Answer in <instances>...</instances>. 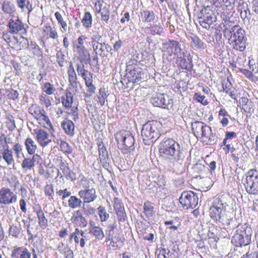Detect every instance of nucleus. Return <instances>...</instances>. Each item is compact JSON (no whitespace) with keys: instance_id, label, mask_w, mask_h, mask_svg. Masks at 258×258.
<instances>
[{"instance_id":"28","label":"nucleus","mask_w":258,"mask_h":258,"mask_svg":"<svg viewBox=\"0 0 258 258\" xmlns=\"http://www.w3.org/2000/svg\"><path fill=\"white\" fill-rule=\"evenodd\" d=\"M61 126L65 133L70 136L74 135L75 125L72 121L70 120H64L61 122Z\"/></svg>"},{"instance_id":"44","label":"nucleus","mask_w":258,"mask_h":258,"mask_svg":"<svg viewBox=\"0 0 258 258\" xmlns=\"http://www.w3.org/2000/svg\"><path fill=\"white\" fill-rule=\"evenodd\" d=\"M98 13L101 15L102 20L106 23H108L110 15V11L108 8L104 7L103 8L100 9Z\"/></svg>"},{"instance_id":"10","label":"nucleus","mask_w":258,"mask_h":258,"mask_svg":"<svg viewBox=\"0 0 258 258\" xmlns=\"http://www.w3.org/2000/svg\"><path fill=\"white\" fill-rule=\"evenodd\" d=\"M162 51L169 56L174 54L176 57L183 51L181 48V45L178 42L174 40H169L164 43L162 46Z\"/></svg>"},{"instance_id":"29","label":"nucleus","mask_w":258,"mask_h":258,"mask_svg":"<svg viewBox=\"0 0 258 258\" xmlns=\"http://www.w3.org/2000/svg\"><path fill=\"white\" fill-rule=\"evenodd\" d=\"M35 212L38 219L39 226L42 229H46L48 225V220L45 217L44 212L41 209L36 210Z\"/></svg>"},{"instance_id":"56","label":"nucleus","mask_w":258,"mask_h":258,"mask_svg":"<svg viewBox=\"0 0 258 258\" xmlns=\"http://www.w3.org/2000/svg\"><path fill=\"white\" fill-rule=\"evenodd\" d=\"M39 100L40 102L45 105L46 107H48L51 105V101L49 97L46 94H43L41 95L39 97Z\"/></svg>"},{"instance_id":"7","label":"nucleus","mask_w":258,"mask_h":258,"mask_svg":"<svg viewBox=\"0 0 258 258\" xmlns=\"http://www.w3.org/2000/svg\"><path fill=\"white\" fill-rule=\"evenodd\" d=\"M251 232L250 228L241 227L237 230L236 233L232 238L231 241L236 246H242L248 245L250 242Z\"/></svg>"},{"instance_id":"61","label":"nucleus","mask_w":258,"mask_h":258,"mask_svg":"<svg viewBox=\"0 0 258 258\" xmlns=\"http://www.w3.org/2000/svg\"><path fill=\"white\" fill-rule=\"evenodd\" d=\"M85 214L87 216L93 215L96 212V209L93 207H92L90 205H88L86 208H84Z\"/></svg>"},{"instance_id":"42","label":"nucleus","mask_w":258,"mask_h":258,"mask_svg":"<svg viewBox=\"0 0 258 258\" xmlns=\"http://www.w3.org/2000/svg\"><path fill=\"white\" fill-rule=\"evenodd\" d=\"M200 15L204 16H208L209 17H217L215 10H213L212 8L209 6L204 7L201 11Z\"/></svg>"},{"instance_id":"47","label":"nucleus","mask_w":258,"mask_h":258,"mask_svg":"<svg viewBox=\"0 0 258 258\" xmlns=\"http://www.w3.org/2000/svg\"><path fill=\"white\" fill-rule=\"evenodd\" d=\"M107 94L106 92L105 89L104 88H101L99 89V95L98 96V103H100L101 105H103L105 102V99L107 98Z\"/></svg>"},{"instance_id":"62","label":"nucleus","mask_w":258,"mask_h":258,"mask_svg":"<svg viewBox=\"0 0 258 258\" xmlns=\"http://www.w3.org/2000/svg\"><path fill=\"white\" fill-rule=\"evenodd\" d=\"M223 88L225 92H228L229 90H232L233 88L232 84L229 81L228 79H227L226 82H224V83H223Z\"/></svg>"},{"instance_id":"14","label":"nucleus","mask_w":258,"mask_h":258,"mask_svg":"<svg viewBox=\"0 0 258 258\" xmlns=\"http://www.w3.org/2000/svg\"><path fill=\"white\" fill-rule=\"evenodd\" d=\"M10 32L12 34L20 33L22 34H26L27 31L24 27V24L18 18L11 19L9 24Z\"/></svg>"},{"instance_id":"13","label":"nucleus","mask_w":258,"mask_h":258,"mask_svg":"<svg viewBox=\"0 0 258 258\" xmlns=\"http://www.w3.org/2000/svg\"><path fill=\"white\" fill-rule=\"evenodd\" d=\"M16 201V195L9 188H3L0 190V204L10 205Z\"/></svg>"},{"instance_id":"1","label":"nucleus","mask_w":258,"mask_h":258,"mask_svg":"<svg viewBox=\"0 0 258 258\" xmlns=\"http://www.w3.org/2000/svg\"><path fill=\"white\" fill-rule=\"evenodd\" d=\"M228 207L226 202L216 198L213 202V206L210 208V217L214 220L230 226V223L234 221L231 218V213L227 211Z\"/></svg>"},{"instance_id":"21","label":"nucleus","mask_w":258,"mask_h":258,"mask_svg":"<svg viewBox=\"0 0 258 258\" xmlns=\"http://www.w3.org/2000/svg\"><path fill=\"white\" fill-rule=\"evenodd\" d=\"M11 256L16 258H31V253L27 248L18 247L13 249Z\"/></svg>"},{"instance_id":"45","label":"nucleus","mask_w":258,"mask_h":258,"mask_svg":"<svg viewBox=\"0 0 258 258\" xmlns=\"http://www.w3.org/2000/svg\"><path fill=\"white\" fill-rule=\"evenodd\" d=\"M105 43L100 42L94 45L93 47L94 50L96 52V54L100 55H105V49L106 48L104 46Z\"/></svg>"},{"instance_id":"59","label":"nucleus","mask_w":258,"mask_h":258,"mask_svg":"<svg viewBox=\"0 0 258 258\" xmlns=\"http://www.w3.org/2000/svg\"><path fill=\"white\" fill-rule=\"evenodd\" d=\"M57 61L60 67H63L64 62V55L60 51L56 53Z\"/></svg>"},{"instance_id":"30","label":"nucleus","mask_w":258,"mask_h":258,"mask_svg":"<svg viewBox=\"0 0 258 258\" xmlns=\"http://www.w3.org/2000/svg\"><path fill=\"white\" fill-rule=\"evenodd\" d=\"M16 4L22 11L30 13L32 11V6L29 0H16Z\"/></svg>"},{"instance_id":"53","label":"nucleus","mask_w":258,"mask_h":258,"mask_svg":"<svg viewBox=\"0 0 258 258\" xmlns=\"http://www.w3.org/2000/svg\"><path fill=\"white\" fill-rule=\"evenodd\" d=\"M43 90L47 95H51L55 90L54 87L50 83L47 82L44 84Z\"/></svg>"},{"instance_id":"12","label":"nucleus","mask_w":258,"mask_h":258,"mask_svg":"<svg viewBox=\"0 0 258 258\" xmlns=\"http://www.w3.org/2000/svg\"><path fill=\"white\" fill-rule=\"evenodd\" d=\"M176 63L182 69L190 71L193 66L192 58L189 53L185 54L184 51L176 57Z\"/></svg>"},{"instance_id":"5","label":"nucleus","mask_w":258,"mask_h":258,"mask_svg":"<svg viewBox=\"0 0 258 258\" xmlns=\"http://www.w3.org/2000/svg\"><path fill=\"white\" fill-rule=\"evenodd\" d=\"M243 184L249 195H258V167L247 172Z\"/></svg>"},{"instance_id":"17","label":"nucleus","mask_w":258,"mask_h":258,"mask_svg":"<svg viewBox=\"0 0 258 258\" xmlns=\"http://www.w3.org/2000/svg\"><path fill=\"white\" fill-rule=\"evenodd\" d=\"M78 195L83 199L84 203L93 202L97 198L96 191L93 188L81 190L79 191Z\"/></svg>"},{"instance_id":"15","label":"nucleus","mask_w":258,"mask_h":258,"mask_svg":"<svg viewBox=\"0 0 258 258\" xmlns=\"http://www.w3.org/2000/svg\"><path fill=\"white\" fill-rule=\"evenodd\" d=\"M36 135V139L41 147L47 146L51 140L49 139V134L44 130L41 128H36L33 130Z\"/></svg>"},{"instance_id":"64","label":"nucleus","mask_w":258,"mask_h":258,"mask_svg":"<svg viewBox=\"0 0 258 258\" xmlns=\"http://www.w3.org/2000/svg\"><path fill=\"white\" fill-rule=\"evenodd\" d=\"M64 254L66 258H74L73 251L69 247L64 248Z\"/></svg>"},{"instance_id":"20","label":"nucleus","mask_w":258,"mask_h":258,"mask_svg":"<svg viewBox=\"0 0 258 258\" xmlns=\"http://www.w3.org/2000/svg\"><path fill=\"white\" fill-rule=\"evenodd\" d=\"M40 158L38 154L33 155L32 158H24L21 164L22 168L25 172L30 170L34 167L35 162Z\"/></svg>"},{"instance_id":"55","label":"nucleus","mask_w":258,"mask_h":258,"mask_svg":"<svg viewBox=\"0 0 258 258\" xmlns=\"http://www.w3.org/2000/svg\"><path fill=\"white\" fill-rule=\"evenodd\" d=\"M44 32L49 34V36L52 39H56L58 37V35L55 30L52 29L50 26H46L44 30Z\"/></svg>"},{"instance_id":"48","label":"nucleus","mask_w":258,"mask_h":258,"mask_svg":"<svg viewBox=\"0 0 258 258\" xmlns=\"http://www.w3.org/2000/svg\"><path fill=\"white\" fill-rule=\"evenodd\" d=\"M21 230V225L17 226L16 225H12L9 228V234L13 237H18L20 233Z\"/></svg>"},{"instance_id":"27","label":"nucleus","mask_w":258,"mask_h":258,"mask_svg":"<svg viewBox=\"0 0 258 258\" xmlns=\"http://www.w3.org/2000/svg\"><path fill=\"white\" fill-rule=\"evenodd\" d=\"M3 152L2 153V158L6 161L8 165H11L14 162L13 152L8 145L3 147Z\"/></svg>"},{"instance_id":"41","label":"nucleus","mask_w":258,"mask_h":258,"mask_svg":"<svg viewBox=\"0 0 258 258\" xmlns=\"http://www.w3.org/2000/svg\"><path fill=\"white\" fill-rule=\"evenodd\" d=\"M153 35H161L164 33L163 28L159 24L158 25H153L149 28H147Z\"/></svg>"},{"instance_id":"22","label":"nucleus","mask_w":258,"mask_h":258,"mask_svg":"<svg viewBox=\"0 0 258 258\" xmlns=\"http://www.w3.org/2000/svg\"><path fill=\"white\" fill-rule=\"evenodd\" d=\"M199 22L203 28L206 29H209L212 25L216 22L217 20V17H209L208 16H204L199 15Z\"/></svg>"},{"instance_id":"39","label":"nucleus","mask_w":258,"mask_h":258,"mask_svg":"<svg viewBox=\"0 0 258 258\" xmlns=\"http://www.w3.org/2000/svg\"><path fill=\"white\" fill-rule=\"evenodd\" d=\"M154 207L152 204L148 202H145L144 204V213L147 217H151L154 215Z\"/></svg>"},{"instance_id":"33","label":"nucleus","mask_w":258,"mask_h":258,"mask_svg":"<svg viewBox=\"0 0 258 258\" xmlns=\"http://www.w3.org/2000/svg\"><path fill=\"white\" fill-rule=\"evenodd\" d=\"M61 103L67 108L72 107L73 102V96L71 92H67L66 95L61 96Z\"/></svg>"},{"instance_id":"54","label":"nucleus","mask_w":258,"mask_h":258,"mask_svg":"<svg viewBox=\"0 0 258 258\" xmlns=\"http://www.w3.org/2000/svg\"><path fill=\"white\" fill-rule=\"evenodd\" d=\"M55 17L57 19L58 23L61 25V27L63 28L64 31H67V25L66 22H64L63 20V18L61 15V14L56 12L54 14Z\"/></svg>"},{"instance_id":"31","label":"nucleus","mask_w":258,"mask_h":258,"mask_svg":"<svg viewBox=\"0 0 258 258\" xmlns=\"http://www.w3.org/2000/svg\"><path fill=\"white\" fill-rule=\"evenodd\" d=\"M60 170L62 172L63 175L67 179L73 181L75 179V173L70 170L67 164H61L60 166Z\"/></svg>"},{"instance_id":"63","label":"nucleus","mask_w":258,"mask_h":258,"mask_svg":"<svg viewBox=\"0 0 258 258\" xmlns=\"http://www.w3.org/2000/svg\"><path fill=\"white\" fill-rule=\"evenodd\" d=\"M114 208L115 211L124 208L123 204L117 198L114 199Z\"/></svg>"},{"instance_id":"40","label":"nucleus","mask_w":258,"mask_h":258,"mask_svg":"<svg viewBox=\"0 0 258 258\" xmlns=\"http://www.w3.org/2000/svg\"><path fill=\"white\" fill-rule=\"evenodd\" d=\"M141 15L145 22H153L155 19V14L153 11H144L141 13Z\"/></svg>"},{"instance_id":"25","label":"nucleus","mask_w":258,"mask_h":258,"mask_svg":"<svg viewBox=\"0 0 258 258\" xmlns=\"http://www.w3.org/2000/svg\"><path fill=\"white\" fill-rule=\"evenodd\" d=\"M129 74L132 77V81L138 83L144 78L145 72L141 68L137 67L131 71Z\"/></svg>"},{"instance_id":"16","label":"nucleus","mask_w":258,"mask_h":258,"mask_svg":"<svg viewBox=\"0 0 258 258\" xmlns=\"http://www.w3.org/2000/svg\"><path fill=\"white\" fill-rule=\"evenodd\" d=\"M151 102L154 106L165 108L169 104L168 97L164 94H157L151 98Z\"/></svg>"},{"instance_id":"18","label":"nucleus","mask_w":258,"mask_h":258,"mask_svg":"<svg viewBox=\"0 0 258 258\" xmlns=\"http://www.w3.org/2000/svg\"><path fill=\"white\" fill-rule=\"evenodd\" d=\"M71 221L73 224L82 227H85L88 224L86 218L79 210L76 211L73 213Z\"/></svg>"},{"instance_id":"24","label":"nucleus","mask_w":258,"mask_h":258,"mask_svg":"<svg viewBox=\"0 0 258 258\" xmlns=\"http://www.w3.org/2000/svg\"><path fill=\"white\" fill-rule=\"evenodd\" d=\"M234 151L231 156L232 160L236 163L239 162L240 160H242L243 155L246 154V151L242 146L237 147L236 149H232Z\"/></svg>"},{"instance_id":"36","label":"nucleus","mask_w":258,"mask_h":258,"mask_svg":"<svg viewBox=\"0 0 258 258\" xmlns=\"http://www.w3.org/2000/svg\"><path fill=\"white\" fill-rule=\"evenodd\" d=\"M82 201L76 196H71L68 200V206L72 209H77L81 207Z\"/></svg>"},{"instance_id":"49","label":"nucleus","mask_w":258,"mask_h":258,"mask_svg":"<svg viewBox=\"0 0 258 258\" xmlns=\"http://www.w3.org/2000/svg\"><path fill=\"white\" fill-rule=\"evenodd\" d=\"M99 210V216L102 222L105 221L109 218V214L106 212L105 208L99 206L98 208Z\"/></svg>"},{"instance_id":"3","label":"nucleus","mask_w":258,"mask_h":258,"mask_svg":"<svg viewBox=\"0 0 258 258\" xmlns=\"http://www.w3.org/2000/svg\"><path fill=\"white\" fill-rule=\"evenodd\" d=\"M158 125V123L153 120L149 121L143 125L141 135L145 144L149 145L159 138Z\"/></svg>"},{"instance_id":"19","label":"nucleus","mask_w":258,"mask_h":258,"mask_svg":"<svg viewBox=\"0 0 258 258\" xmlns=\"http://www.w3.org/2000/svg\"><path fill=\"white\" fill-rule=\"evenodd\" d=\"M35 119L37 120L38 123L40 125L49 130L53 129L50 119L44 109L41 110V113H40Z\"/></svg>"},{"instance_id":"38","label":"nucleus","mask_w":258,"mask_h":258,"mask_svg":"<svg viewBox=\"0 0 258 258\" xmlns=\"http://www.w3.org/2000/svg\"><path fill=\"white\" fill-rule=\"evenodd\" d=\"M82 23L83 26L86 28H89L91 27L92 24V17L91 14L89 12H86L85 13L82 20Z\"/></svg>"},{"instance_id":"43","label":"nucleus","mask_w":258,"mask_h":258,"mask_svg":"<svg viewBox=\"0 0 258 258\" xmlns=\"http://www.w3.org/2000/svg\"><path fill=\"white\" fill-rule=\"evenodd\" d=\"M189 38L191 39L194 46L199 49H204L205 48V45L204 42L197 35H192Z\"/></svg>"},{"instance_id":"11","label":"nucleus","mask_w":258,"mask_h":258,"mask_svg":"<svg viewBox=\"0 0 258 258\" xmlns=\"http://www.w3.org/2000/svg\"><path fill=\"white\" fill-rule=\"evenodd\" d=\"M86 38L85 36L81 35L78 38L77 41L73 42L74 48L76 49V51L79 53L81 60L84 61H87L90 59L89 51L85 48L84 45V40Z\"/></svg>"},{"instance_id":"37","label":"nucleus","mask_w":258,"mask_h":258,"mask_svg":"<svg viewBox=\"0 0 258 258\" xmlns=\"http://www.w3.org/2000/svg\"><path fill=\"white\" fill-rule=\"evenodd\" d=\"M90 233L95 236L96 238L98 240H101L104 237V234L102 228L99 226H94L90 229Z\"/></svg>"},{"instance_id":"26","label":"nucleus","mask_w":258,"mask_h":258,"mask_svg":"<svg viewBox=\"0 0 258 258\" xmlns=\"http://www.w3.org/2000/svg\"><path fill=\"white\" fill-rule=\"evenodd\" d=\"M69 81L73 88H77L79 82L77 81V74L72 63H71L68 71Z\"/></svg>"},{"instance_id":"32","label":"nucleus","mask_w":258,"mask_h":258,"mask_svg":"<svg viewBox=\"0 0 258 258\" xmlns=\"http://www.w3.org/2000/svg\"><path fill=\"white\" fill-rule=\"evenodd\" d=\"M2 8L4 13L9 15H13L16 11L15 5L9 1H4Z\"/></svg>"},{"instance_id":"51","label":"nucleus","mask_w":258,"mask_h":258,"mask_svg":"<svg viewBox=\"0 0 258 258\" xmlns=\"http://www.w3.org/2000/svg\"><path fill=\"white\" fill-rule=\"evenodd\" d=\"M60 147L61 151L67 154H71L72 152V148L71 146L64 141H61Z\"/></svg>"},{"instance_id":"34","label":"nucleus","mask_w":258,"mask_h":258,"mask_svg":"<svg viewBox=\"0 0 258 258\" xmlns=\"http://www.w3.org/2000/svg\"><path fill=\"white\" fill-rule=\"evenodd\" d=\"M26 149L29 154H34L37 149V145L34 141L30 138H27L25 142Z\"/></svg>"},{"instance_id":"6","label":"nucleus","mask_w":258,"mask_h":258,"mask_svg":"<svg viewBox=\"0 0 258 258\" xmlns=\"http://www.w3.org/2000/svg\"><path fill=\"white\" fill-rule=\"evenodd\" d=\"M115 139L118 144L122 145L124 153H130L134 150L135 139L128 131L122 130L117 133Z\"/></svg>"},{"instance_id":"58","label":"nucleus","mask_w":258,"mask_h":258,"mask_svg":"<svg viewBox=\"0 0 258 258\" xmlns=\"http://www.w3.org/2000/svg\"><path fill=\"white\" fill-rule=\"evenodd\" d=\"M102 36L98 33L94 34L92 35L91 39V44L93 47H94V45L97 43L100 42L101 40Z\"/></svg>"},{"instance_id":"35","label":"nucleus","mask_w":258,"mask_h":258,"mask_svg":"<svg viewBox=\"0 0 258 258\" xmlns=\"http://www.w3.org/2000/svg\"><path fill=\"white\" fill-rule=\"evenodd\" d=\"M240 103L242 105V109L245 112H250L252 107V103L246 97H241L240 99Z\"/></svg>"},{"instance_id":"57","label":"nucleus","mask_w":258,"mask_h":258,"mask_svg":"<svg viewBox=\"0 0 258 258\" xmlns=\"http://www.w3.org/2000/svg\"><path fill=\"white\" fill-rule=\"evenodd\" d=\"M194 98L198 101L201 102L203 105H207L208 103V101L205 99V96L204 95H201L200 94L197 93L194 95Z\"/></svg>"},{"instance_id":"52","label":"nucleus","mask_w":258,"mask_h":258,"mask_svg":"<svg viewBox=\"0 0 258 258\" xmlns=\"http://www.w3.org/2000/svg\"><path fill=\"white\" fill-rule=\"evenodd\" d=\"M237 3V9L238 12H240L241 14V15L242 16L243 12L245 13V14H246V11L245 10V8H246V4H245V3L243 2V0H237L236 1V3Z\"/></svg>"},{"instance_id":"46","label":"nucleus","mask_w":258,"mask_h":258,"mask_svg":"<svg viewBox=\"0 0 258 258\" xmlns=\"http://www.w3.org/2000/svg\"><path fill=\"white\" fill-rule=\"evenodd\" d=\"M43 109V108H41L36 104H32L29 108V112L32 114L35 119L40 113H41V110Z\"/></svg>"},{"instance_id":"8","label":"nucleus","mask_w":258,"mask_h":258,"mask_svg":"<svg viewBox=\"0 0 258 258\" xmlns=\"http://www.w3.org/2000/svg\"><path fill=\"white\" fill-rule=\"evenodd\" d=\"M192 130L194 134L197 137L209 138L211 141L213 136L212 134L211 128L202 121H196L191 123Z\"/></svg>"},{"instance_id":"50","label":"nucleus","mask_w":258,"mask_h":258,"mask_svg":"<svg viewBox=\"0 0 258 258\" xmlns=\"http://www.w3.org/2000/svg\"><path fill=\"white\" fill-rule=\"evenodd\" d=\"M2 38L8 44V45L11 47H13L15 42L12 41V39H14L17 41V39L15 36H13L12 38L10 37L8 33H4L2 36Z\"/></svg>"},{"instance_id":"23","label":"nucleus","mask_w":258,"mask_h":258,"mask_svg":"<svg viewBox=\"0 0 258 258\" xmlns=\"http://www.w3.org/2000/svg\"><path fill=\"white\" fill-rule=\"evenodd\" d=\"M97 144L98 147L100 160L103 163H106L107 161L109 160L108 152L101 140H98Z\"/></svg>"},{"instance_id":"4","label":"nucleus","mask_w":258,"mask_h":258,"mask_svg":"<svg viewBox=\"0 0 258 258\" xmlns=\"http://www.w3.org/2000/svg\"><path fill=\"white\" fill-rule=\"evenodd\" d=\"M231 36L229 38L230 43L232 44L233 48L240 51H243L246 47L245 31L238 26L233 27L230 31Z\"/></svg>"},{"instance_id":"9","label":"nucleus","mask_w":258,"mask_h":258,"mask_svg":"<svg viewBox=\"0 0 258 258\" xmlns=\"http://www.w3.org/2000/svg\"><path fill=\"white\" fill-rule=\"evenodd\" d=\"M198 196L191 191H183L179 199L180 203L186 209L195 208L198 205Z\"/></svg>"},{"instance_id":"60","label":"nucleus","mask_w":258,"mask_h":258,"mask_svg":"<svg viewBox=\"0 0 258 258\" xmlns=\"http://www.w3.org/2000/svg\"><path fill=\"white\" fill-rule=\"evenodd\" d=\"M53 187L52 184H47L44 187V192L47 196H51L53 194Z\"/></svg>"},{"instance_id":"2","label":"nucleus","mask_w":258,"mask_h":258,"mask_svg":"<svg viewBox=\"0 0 258 258\" xmlns=\"http://www.w3.org/2000/svg\"><path fill=\"white\" fill-rule=\"evenodd\" d=\"M159 151L164 158L171 160H179L181 157L179 144L172 139H164L159 144Z\"/></svg>"}]
</instances>
